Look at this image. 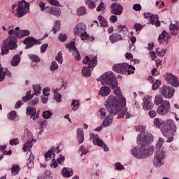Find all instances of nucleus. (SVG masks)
Returning <instances> with one entry per match:
<instances>
[{
    "mask_svg": "<svg viewBox=\"0 0 179 179\" xmlns=\"http://www.w3.org/2000/svg\"><path fill=\"white\" fill-rule=\"evenodd\" d=\"M97 80L98 82H101V85H108L110 86L115 94V96L110 95L106 100V107L110 114H112V115H118V120L124 118L125 116L126 119L132 118L134 115L128 111L127 99L122 95V92H121V89L118 87V81H117L114 73L111 71H108L101 76Z\"/></svg>",
    "mask_w": 179,
    "mask_h": 179,
    "instance_id": "nucleus-1",
    "label": "nucleus"
},
{
    "mask_svg": "<svg viewBox=\"0 0 179 179\" xmlns=\"http://www.w3.org/2000/svg\"><path fill=\"white\" fill-rule=\"evenodd\" d=\"M136 132H139L137 136V146L135 148V157L136 159H148L153 156L155 153V146L151 145L153 142L152 134L146 131V126L138 125L136 127Z\"/></svg>",
    "mask_w": 179,
    "mask_h": 179,
    "instance_id": "nucleus-2",
    "label": "nucleus"
},
{
    "mask_svg": "<svg viewBox=\"0 0 179 179\" xmlns=\"http://www.w3.org/2000/svg\"><path fill=\"white\" fill-rule=\"evenodd\" d=\"M154 125L156 128L160 129L162 134L166 138V142H173L174 134L177 132V126L173 120H163L162 118L154 119Z\"/></svg>",
    "mask_w": 179,
    "mask_h": 179,
    "instance_id": "nucleus-3",
    "label": "nucleus"
},
{
    "mask_svg": "<svg viewBox=\"0 0 179 179\" xmlns=\"http://www.w3.org/2000/svg\"><path fill=\"white\" fill-rule=\"evenodd\" d=\"M164 141L162 138H159L155 145V152L154 158V166L156 167H160L164 164V159L167 156L166 148L163 146Z\"/></svg>",
    "mask_w": 179,
    "mask_h": 179,
    "instance_id": "nucleus-4",
    "label": "nucleus"
},
{
    "mask_svg": "<svg viewBox=\"0 0 179 179\" xmlns=\"http://www.w3.org/2000/svg\"><path fill=\"white\" fill-rule=\"evenodd\" d=\"M30 10V4L24 0L19 1L15 15L17 17H23Z\"/></svg>",
    "mask_w": 179,
    "mask_h": 179,
    "instance_id": "nucleus-5",
    "label": "nucleus"
},
{
    "mask_svg": "<svg viewBox=\"0 0 179 179\" xmlns=\"http://www.w3.org/2000/svg\"><path fill=\"white\" fill-rule=\"evenodd\" d=\"M74 34L80 36L81 40H90L89 34L86 32V25L84 23H79L75 27Z\"/></svg>",
    "mask_w": 179,
    "mask_h": 179,
    "instance_id": "nucleus-6",
    "label": "nucleus"
},
{
    "mask_svg": "<svg viewBox=\"0 0 179 179\" xmlns=\"http://www.w3.org/2000/svg\"><path fill=\"white\" fill-rule=\"evenodd\" d=\"M131 68L133 71L135 70L134 66L129 65L127 63L117 64L113 66V71L117 73L125 75V73H127V71H128V69H131Z\"/></svg>",
    "mask_w": 179,
    "mask_h": 179,
    "instance_id": "nucleus-7",
    "label": "nucleus"
},
{
    "mask_svg": "<svg viewBox=\"0 0 179 179\" xmlns=\"http://www.w3.org/2000/svg\"><path fill=\"white\" fill-rule=\"evenodd\" d=\"M170 102L167 100H164L162 105H159L157 108V113L159 115H167L169 111H170Z\"/></svg>",
    "mask_w": 179,
    "mask_h": 179,
    "instance_id": "nucleus-8",
    "label": "nucleus"
},
{
    "mask_svg": "<svg viewBox=\"0 0 179 179\" xmlns=\"http://www.w3.org/2000/svg\"><path fill=\"white\" fill-rule=\"evenodd\" d=\"M97 65V59L96 58L92 59L89 62L88 67L84 66L82 69V75L83 76H85V78H89L92 75V70L90 68H94Z\"/></svg>",
    "mask_w": 179,
    "mask_h": 179,
    "instance_id": "nucleus-9",
    "label": "nucleus"
},
{
    "mask_svg": "<svg viewBox=\"0 0 179 179\" xmlns=\"http://www.w3.org/2000/svg\"><path fill=\"white\" fill-rule=\"evenodd\" d=\"M90 139H92L94 145H96V146H100L101 148H103L104 152H108V150H110L108 147H107V145L104 144V142L103 141V140L99 138V135L91 134Z\"/></svg>",
    "mask_w": 179,
    "mask_h": 179,
    "instance_id": "nucleus-10",
    "label": "nucleus"
},
{
    "mask_svg": "<svg viewBox=\"0 0 179 179\" xmlns=\"http://www.w3.org/2000/svg\"><path fill=\"white\" fill-rule=\"evenodd\" d=\"M164 79L169 85H171V86H174V87H178L179 83H178V78L177 76H174L171 73H167L164 76Z\"/></svg>",
    "mask_w": 179,
    "mask_h": 179,
    "instance_id": "nucleus-11",
    "label": "nucleus"
},
{
    "mask_svg": "<svg viewBox=\"0 0 179 179\" xmlns=\"http://www.w3.org/2000/svg\"><path fill=\"white\" fill-rule=\"evenodd\" d=\"M66 48L69 49L70 52H71L73 57H74L75 59L77 61H80V53H79V50L76 48L75 45V42L71 41L69 44H66Z\"/></svg>",
    "mask_w": 179,
    "mask_h": 179,
    "instance_id": "nucleus-12",
    "label": "nucleus"
},
{
    "mask_svg": "<svg viewBox=\"0 0 179 179\" xmlns=\"http://www.w3.org/2000/svg\"><path fill=\"white\" fill-rule=\"evenodd\" d=\"M160 93L165 99H171L174 96V88L170 86H164L160 89Z\"/></svg>",
    "mask_w": 179,
    "mask_h": 179,
    "instance_id": "nucleus-13",
    "label": "nucleus"
},
{
    "mask_svg": "<svg viewBox=\"0 0 179 179\" xmlns=\"http://www.w3.org/2000/svg\"><path fill=\"white\" fill-rule=\"evenodd\" d=\"M144 17L150 20L151 24H155L157 27L160 26V21H159V17L157 15L152 14L150 13H144Z\"/></svg>",
    "mask_w": 179,
    "mask_h": 179,
    "instance_id": "nucleus-14",
    "label": "nucleus"
},
{
    "mask_svg": "<svg viewBox=\"0 0 179 179\" xmlns=\"http://www.w3.org/2000/svg\"><path fill=\"white\" fill-rule=\"evenodd\" d=\"M16 43V39L8 38L3 42L2 45L8 47L9 50H16V48H17V43Z\"/></svg>",
    "mask_w": 179,
    "mask_h": 179,
    "instance_id": "nucleus-15",
    "label": "nucleus"
},
{
    "mask_svg": "<svg viewBox=\"0 0 179 179\" xmlns=\"http://www.w3.org/2000/svg\"><path fill=\"white\" fill-rule=\"evenodd\" d=\"M153 102H152V96H146L143 99V110L145 111H148V110H152L153 108Z\"/></svg>",
    "mask_w": 179,
    "mask_h": 179,
    "instance_id": "nucleus-16",
    "label": "nucleus"
},
{
    "mask_svg": "<svg viewBox=\"0 0 179 179\" xmlns=\"http://www.w3.org/2000/svg\"><path fill=\"white\" fill-rule=\"evenodd\" d=\"M122 6L117 3H113L110 5V12L113 15H121L123 10Z\"/></svg>",
    "mask_w": 179,
    "mask_h": 179,
    "instance_id": "nucleus-17",
    "label": "nucleus"
},
{
    "mask_svg": "<svg viewBox=\"0 0 179 179\" xmlns=\"http://www.w3.org/2000/svg\"><path fill=\"white\" fill-rule=\"evenodd\" d=\"M170 38V34L167 33L166 31H163L159 36L158 41L160 44L166 45V44H169Z\"/></svg>",
    "mask_w": 179,
    "mask_h": 179,
    "instance_id": "nucleus-18",
    "label": "nucleus"
},
{
    "mask_svg": "<svg viewBox=\"0 0 179 179\" xmlns=\"http://www.w3.org/2000/svg\"><path fill=\"white\" fill-rule=\"evenodd\" d=\"M24 43L27 45L25 48L26 50H29V48H31L36 44H40V42L36 38L29 36L24 39Z\"/></svg>",
    "mask_w": 179,
    "mask_h": 179,
    "instance_id": "nucleus-19",
    "label": "nucleus"
},
{
    "mask_svg": "<svg viewBox=\"0 0 179 179\" xmlns=\"http://www.w3.org/2000/svg\"><path fill=\"white\" fill-rule=\"evenodd\" d=\"M55 153H59V146L56 148H52L45 155V159L46 161L51 160L55 157Z\"/></svg>",
    "mask_w": 179,
    "mask_h": 179,
    "instance_id": "nucleus-20",
    "label": "nucleus"
},
{
    "mask_svg": "<svg viewBox=\"0 0 179 179\" xmlns=\"http://www.w3.org/2000/svg\"><path fill=\"white\" fill-rule=\"evenodd\" d=\"M46 13H50L53 16H56V17H59L61 16V8L58 7H49V8L46 9Z\"/></svg>",
    "mask_w": 179,
    "mask_h": 179,
    "instance_id": "nucleus-21",
    "label": "nucleus"
},
{
    "mask_svg": "<svg viewBox=\"0 0 179 179\" xmlns=\"http://www.w3.org/2000/svg\"><path fill=\"white\" fill-rule=\"evenodd\" d=\"M19 30H20L19 27H17L15 29H10L8 31V34L10 36L8 38H13L14 40L20 38V35H19Z\"/></svg>",
    "mask_w": 179,
    "mask_h": 179,
    "instance_id": "nucleus-22",
    "label": "nucleus"
},
{
    "mask_svg": "<svg viewBox=\"0 0 179 179\" xmlns=\"http://www.w3.org/2000/svg\"><path fill=\"white\" fill-rule=\"evenodd\" d=\"M110 92H111V90L110 89V87L103 85L100 88L99 94L102 97H107V96L110 94Z\"/></svg>",
    "mask_w": 179,
    "mask_h": 179,
    "instance_id": "nucleus-23",
    "label": "nucleus"
},
{
    "mask_svg": "<svg viewBox=\"0 0 179 179\" xmlns=\"http://www.w3.org/2000/svg\"><path fill=\"white\" fill-rule=\"evenodd\" d=\"M34 143H36V140L33 138L27 141L22 148L23 152H27V150L29 152H31V148H33V145H34Z\"/></svg>",
    "mask_w": 179,
    "mask_h": 179,
    "instance_id": "nucleus-24",
    "label": "nucleus"
},
{
    "mask_svg": "<svg viewBox=\"0 0 179 179\" xmlns=\"http://www.w3.org/2000/svg\"><path fill=\"white\" fill-rule=\"evenodd\" d=\"M114 120V117L113 115H108L107 117L102 122V126L103 128H107L113 124V121Z\"/></svg>",
    "mask_w": 179,
    "mask_h": 179,
    "instance_id": "nucleus-25",
    "label": "nucleus"
},
{
    "mask_svg": "<svg viewBox=\"0 0 179 179\" xmlns=\"http://www.w3.org/2000/svg\"><path fill=\"white\" fill-rule=\"evenodd\" d=\"M62 175L65 178L72 177V176H73V171H72V169L70 168H64L62 171Z\"/></svg>",
    "mask_w": 179,
    "mask_h": 179,
    "instance_id": "nucleus-26",
    "label": "nucleus"
},
{
    "mask_svg": "<svg viewBox=\"0 0 179 179\" xmlns=\"http://www.w3.org/2000/svg\"><path fill=\"white\" fill-rule=\"evenodd\" d=\"M77 139L78 143H83L85 142V133H83V129H78L77 130Z\"/></svg>",
    "mask_w": 179,
    "mask_h": 179,
    "instance_id": "nucleus-27",
    "label": "nucleus"
},
{
    "mask_svg": "<svg viewBox=\"0 0 179 179\" xmlns=\"http://www.w3.org/2000/svg\"><path fill=\"white\" fill-rule=\"evenodd\" d=\"M6 75L8 77H10L12 73L8 71L7 69H0V82H3V80H5Z\"/></svg>",
    "mask_w": 179,
    "mask_h": 179,
    "instance_id": "nucleus-28",
    "label": "nucleus"
},
{
    "mask_svg": "<svg viewBox=\"0 0 179 179\" xmlns=\"http://www.w3.org/2000/svg\"><path fill=\"white\" fill-rule=\"evenodd\" d=\"M109 40L113 43H117V41H120V40H122V36L120 34L115 33L110 36Z\"/></svg>",
    "mask_w": 179,
    "mask_h": 179,
    "instance_id": "nucleus-29",
    "label": "nucleus"
},
{
    "mask_svg": "<svg viewBox=\"0 0 179 179\" xmlns=\"http://www.w3.org/2000/svg\"><path fill=\"white\" fill-rule=\"evenodd\" d=\"M59 90H61V88H55L53 90V92L55 94V99L56 101H57V103H61L62 101V95L61 94V93L58 92H59Z\"/></svg>",
    "mask_w": 179,
    "mask_h": 179,
    "instance_id": "nucleus-30",
    "label": "nucleus"
},
{
    "mask_svg": "<svg viewBox=\"0 0 179 179\" xmlns=\"http://www.w3.org/2000/svg\"><path fill=\"white\" fill-rule=\"evenodd\" d=\"M169 29L172 34H177V33H178V30H179V22H176L174 24H171L169 26Z\"/></svg>",
    "mask_w": 179,
    "mask_h": 179,
    "instance_id": "nucleus-31",
    "label": "nucleus"
},
{
    "mask_svg": "<svg viewBox=\"0 0 179 179\" xmlns=\"http://www.w3.org/2000/svg\"><path fill=\"white\" fill-rule=\"evenodd\" d=\"M61 30V21L59 20H57L55 24H54V27L52 29L51 31H52V33L54 34H57V31H59Z\"/></svg>",
    "mask_w": 179,
    "mask_h": 179,
    "instance_id": "nucleus-32",
    "label": "nucleus"
},
{
    "mask_svg": "<svg viewBox=\"0 0 179 179\" xmlns=\"http://www.w3.org/2000/svg\"><path fill=\"white\" fill-rule=\"evenodd\" d=\"M20 55H19L18 54L15 55L12 59L11 62V65L12 66H17V65H19V64H20Z\"/></svg>",
    "mask_w": 179,
    "mask_h": 179,
    "instance_id": "nucleus-33",
    "label": "nucleus"
},
{
    "mask_svg": "<svg viewBox=\"0 0 179 179\" xmlns=\"http://www.w3.org/2000/svg\"><path fill=\"white\" fill-rule=\"evenodd\" d=\"M154 103L156 106H162L164 103V100L163 99V96L160 94H157L155 96V99L154 100Z\"/></svg>",
    "mask_w": 179,
    "mask_h": 179,
    "instance_id": "nucleus-34",
    "label": "nucleus"
},
{
    "mask_svg": "<svg viewBox=\"0 0 179 179\" xmlns=\"http://www.w3.org/2000/svg\"><path fill=\"white\" fill-rule=\"evenodd\" d=\"M117 29L119 33H123L124 36H129L128 28L125 25H122V24L118 25Z\"/></svg>",
    "mask_w": 179,
    "mask_h": 179,
    "instance_id": "nucleus-35",
    "label": "nucleus"
},
{
    "mask_svg": "<svg viewBox=\"0 0 179 179\" xmlns=\"http://www.w3.org/2000/svg\"><path fill=\"white\" fill-rule=\"evenodd\" d=\"M33 160H34V155L31 152L30 157L27 162L28 169H33V166H34Z\"/></svg>",
    "mask_w": 179,
    "mask_h": 179,
    "instance_id": "nucleus-36",
    "label": "nucleus"
},
{
    "mask_svg": "<svg viewBox=\"0 0 179 179\" xmlns=\"http://www.w3.org/2000/svg\"><path fill=\"white\" fill-rule=\"evenodd\" d=\"M98 20L100 22L101 26H102V27H108V22H107V20L103 16L99 15L98 17Z\"/></svg>",
    "mask_w": 179,
    "mask_h": 179,
    "instance_id": "nucleus-37",
    "label": "nucleus"
},
{
    "mask_svg": "<svg viewBox=\"0 0 179 179\" xmlns=\"http://www.w3.org/2000/svg\"><path fill=\"white\" fill-rule=\"evenodd\" d=\"M34 94L35 96H38L41 93V86L38 84L33 85Z\"/></svg>",
    "mask_w": 179,
    "mask_h": 179,
    "instance_id": "nucleus-38",
    "label": "nucleus"
},
{
    "mask_svg": "<svg viewBox=\"0 0 179 179\" xmlns=\"http://www.w3.org/2000/svg\"><path fill=\"white\" fill-rule=\"evenodd\" d=\"M33 97H34V95L31 94V92L28 91L26 94V96H24L22 98V100L24 103H26V101H29V100H31V99H33Z\"/></svg>",
    "mask_w": 179,
    "mask_h": 179,
    "instance_id": "nucleus-39",
    "label": "nucleus"
},
{
    "mask_svg": "<svg viewBox=\"0 0 179 179\" xmlns=\"http://www.w3.org/2000/svg\"><path fill=\"white\" fill-rule=\"evenodd\" d=\"M77 15L78 16H83V15H86V7L80 6L79 7L77 10Z\"/></svg>",
    "mask_w": 179,
    "mask_h": 179,
    "instance_id": "nucleus-40",
    "label": "nucleus"
},
{
    "mask_svg": "<svg viewBox=\"0 0 179 179\" xmlns=\"http://www.w3.org/2000/svg\"><path fill=\"white\" fill-rule=\"evenodd\" d=\"M98 115L100 116L101 120L107 117V110L104 108H101L98 112Z\"/></svg>",
    "mask_w": 179,
    "mask_h": 179,
    "instance_id": "nucleus-41",
    "label": "nucleus"
},
{
    "mask_svg": "<svg viewBox=\"0 0 179 179\" xmlns=\"http://www.w3.org/2000/svg\"><path fill=\"white\" fill-rule=\"evenodd\" d=\"M38 6L41 8V12H45L47 13V9H50V6H45V3L40 1L38 3Z\"/></svg>",
    "mask_w": 179,
    "mask_h": 179,
    "instance_id": "nucleus-42",
    "label": "nucleus"
},
{
    "mask_svg": "<svg viewBox=\"0 0 179 179\" xmlns=\"http://www.w3.org/2000/svg\"><path fill=\"white\" fill-rule=\"evenodd\" d=\"M11 171L13 176H16L19 174V171H20V167L17 164H15L11 167Z\"/></svg>",
    "mask_w": 179,
    "mask_h": 179,
    "instance_id": "nucleus-43",
    "label": "nucleus"
},
{
    "mask_svg": "<svg viewBox=\"0 0 179 179\" xmlns=\"http://www.w3.org/2000/svg\"><path fill=\"white\" fill-rule=\"evenodd\" d=\"M95 1H97V0H85V3L88 5L89 8H91V9H95L96 8V4L94 3Z\"/></svg>",
    "mask_w": 179,
    "mask_h": 179,
    "instance_id": "nucleus-44",
    "label": "nucleus"
},
{
    "mask_svg": "<svg viewBox=\"0 0 179 179\" xmlns=\"http://www.w3.org/2000/svg\"><path fill=\"white\" fill-rule=\"evenodd\" d=\"M20 38L22 37H26L27 36H30V31L29 30H21L19 31Z\"/></svg>",
    "mask_w": 179,
    "mask_h": 179,
    "instance_id": "nucleus-45",
    "label": "nucleus"
},
{
    "mask_svg": "<svg viewBox=\"0 0 179 179\" xmlns=\"http://www.w3.org/2000/svg\"><path fill=\"white\" fill-rule=\"evenodd\" d=\"M79 101L73 100L71 106H73V111H77L79 110Z\"/></svg>",
    "mask_w": 179,
    "mask_h": 179,
    "instance_id": "nucleus-46",
    "label": "nucleus"
},
{
    "mask_svg": "<svg viewBox=\"0 0 179 179\" xmlns=\"http://www.w3.org/2000/svg\"><path fill=\"white\" fill-rule=\"evenodd\" d=\"M29 58L33 62H40L41 61L40 57L36 55H29Z\"/></svg>",
    "mask_w": 179,
    "mask_h": 179,
    "instance_id": "nucleus-47",
    "label": "nucleus"
},
{
    "mask_svg": "<svg viewBox=\"0 0 179 179\" xmlns=\"http://www.w3.org/2000/svg\"><path fill=\"white\" fill-rule=\"evenodd\" d=\"M37 112L36 108L33 107H28L27 108V115H33V114H36Z\"/></svg>",
    "mask_w": 179,
    "mask_h": 179,
    "instance_id": "nucleus-48",
    "label": "nucleus"
},
{
    "mask_svg": "<svg viewBox=\"0 0 179 179\" xmlns=\"http://www.w3.org/2000/svg\"><path fill=\"white\" fill-rule=\"evenodd\" d=\"M7 117L10 121H15V119L16 118V111H11L10 113L8 114Z\"/></svg>",
    "mask_w": 179,
    "mask_h": 179,
    "instance_id": "nucleus-49",
    "label": "nucleus"
},
{
    "mask_svg": "<svg viewBox=\"0 0 179 179\" xmlns=\"http://www.w3.org/2000/svg\"><path fill=\"white\" fill-rule=\"evenodd\" d=\"M59 66H58V63H57V62L55 61H52L51 63V65L50 66V71H57V69H58Z\"/></svg>",
    "mask_w": 179,
    "mask_h": 179,
    "instance_id": "nucleus-50",
    "label": "nucleus"
},
{
    "mask_svg": "<svg viewBox=\"0 0 179 179\" xmlns=\"http://www.w3.org/2000/svg\"><path fill=\"white\" fill-rule=\"evenodd\" d=\"M160 85H162V82L159 80H157L152 85V90H157L160 87Z\"/></svg>",
    "mask_w": 179,
    "mask_h": 179,
    "instance_id": "nucleus-51",
    "label": "nucleus"
},
{
    "mask_svg": "<svg viewBox=\"0 0 179 179\" xmlns=\"http://www.w3.org/2000/svg\"><path fill=\"white\" fill-rule=\"evenodd\" d=\"M79 155L83 156V155H87V151L85 145H81L79 149Z\"/></svg>",
    "mask_w": 179,
    "mask_h": 179,
    "instance_id": "nucleus-52",
    "label": "nucleus"
},
{
    "mask_svg": "<svg viewBox=\"0 0 179 179\" xmlns=\"http://www.w3.org/2000/svg\"><path fill=\"white\" fill-rule=\"evenodd\" d=\"M166 49L160 50L159 48L157 49V54L159 57H164L166 55Z\"/></svg>",
    "mask_w": 179,
    "mask_h": 179,
    "instance_id": "nucleus-53",
    "label": "nucleus"
},
{
    "mask_svg": "<svg viewBox=\"0 0 179 179\" xmlns=\"http://www.w3.org/2000/svg\"><path fill=\"white\" fill-rule=\"evenodd\" d=\"M56 61L59 62V64H62L63 58H62V51L58 52L57 56L55 58Z\"/></svg>",
    "mask_w": 179,
    "mask_h": 179,
    "instance_id": "nucleus-54",
    "label": "nucleus"
},
{
    "mask_svg": "<svg viewBox=\"0 0 179 179\" xmlns=\"http://www.w3.org/2000/svg\"><path fill=\"white\" fill-rule=\"evenodd\" d=\"M58 38L60 41H62V43H64L68 38V36H66V34H60Z\"/></svg>",
    "mask_w": 179,
    "mask_h": 179,
    "instance_id": "nucleus-55",
    "label": "nucleus"
},
{
    "mask_svg": "<svg viewBox=\"0 0 179 179\" xmlns=\"http://www.w3.org/2000/svg\"><path fill=\"white\" fill-rule=\"evenodd\" d=\"M38 179H51L50 171H46L42 176L38 177Z\"/></svg>",
    "mask_w": 179,
    "mask_h": 179,
    "instance_id": "nucleus-56",
    "label": "nucleus"
},
{
    "mask_svg": "<svg viewBox=\"0 0 179 179\" xmlns=\"http://www.w3.org/2000/svg\"><path fill=\"white\" fill-rule=\"evenodd\" d=\"M51 115H52V113L50 110H47L43 113V117L45 118V120H48Z\"/></svg>",
    "mask_w": 179,
    "mask_h": 179,
    "instance_id": "nucleus-57",
    "label": "nucleus"
},
{
    "mask_svg": "<svg viewBox=\"0 0 179 179\" xmlns=\"http://www.w3.org/2000/svg\"><path fill=\"white\" fill-rule=\"evenodd\" d=\"M9 48L3 45V47H1V54L2 55H6V54H9Z\"/></svg>",
    "mask_w": 179,
    "mask_h": 179,
    "instance_id": "nucleus-58",
    "label": "nucleus"
},
{
    "mask_svg": "<svg viewBox=\"0 0 179 179\" xmlns=\"http://www.w3.org/2000/svg\"><path fill=\"white\" fill-rule=\"evenodd\" d=\"M38 124L40 125L41 129H44L47 127V120H40Z\"/></svg>",
    "mask_w": 179,
    "mask_h": 179,
    "instance_id": "nucleus-59",
    "label": "nucleus"
},
{
    "mask_svg": "<svg viewBox=\"0 0 179 179\" xmlns=\"http://www.w3.org/2000/svg\"><path fill=\"white\" fill-rule=\"evenodd\" d=\"M50 87L43 88V96L48 97V96H50Z\"/></svg>",
    "mask_w": 179,
    "mask_h": 179,
    "instance_id": "nucleus-60",
    "label": "nucleus"
},
{
    "mask_svg": "<svg viewBox=\"0 0 179 179\" xmlns=\"http://www.w3.org/2000/svg\"><path fill=\"white\" fill-rule=\"evenodd\" d=\"M49 3L53 6H61V4L58 0H49Z\"/></svg>",
    "mask_w": 179,
    "mask_h": 179,
    "instance_id": "nucleus-61",
    "label": "nucleus"
},
{
    "mask_svg": "<svg viewBox=\"0 0 179 179\" xmlns=\"http://www.w3.org/2000/svg\"><path fill=\"white\" fill-rule=\"evenodd\" d=\"M9 143H10V145H11V146H15L16 145H19V139L13 138L10 141Z\"/></svg>",
    "mask_w": 179,
    "mask_h": 179,
    "instance_id": "nucleus-62",
    "label": "nucleus"
},
{
    "mask_svg": "<svg viewBox=\"0 0 179 179\" xmlns=\"http://www.w3.org/2000/svg\"><path fill=\"white\" fill-rule=\"evenodd\" d=\"M115 167L116 169V170H124V165L121 164V163L120 162H117L115 164Z\"/></svg>",
    "mask_w": 179,
    "mask_h": 179,
    "instance_id": "nucleus-63",
    "label": "nucleus"
},
{
    "mask_svg": "<svg viewBox=\"0 0 179 179\" xmlns=\"http://www.w3.org/2000/svg\"><path fill=\"white\" fill-rule=\"evenodd\" d=\"M148 115L149 117H150V118H155V117L157 115V112H156L155 110H151L149 111Z\"/></svg>",
    "mask_w": 179,
    "mask_h": 179,
    "instance_id": "nucleus-64",
    "label": "nucleus"
}]
</instances>
